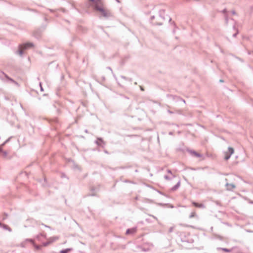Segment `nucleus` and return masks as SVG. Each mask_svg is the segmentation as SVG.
Here are the masks:
<instances>
[{
    "label": "nucleus",
    "instance_id": "nucleus-1",
    "mask_svg": "<svg viewBox=\"0 0 253 253\" xmlns=\"http://www.w3.org/2000/svg\"><path fill=\"white\" fill-rule=\"evenodd\" d=\"M95 9L99 11L103 16L109 15V12L104 7L101 0H95L94 2Z\"/></svg>",
    "mask_w": 253,
    "mask_h": 253
},
{
    "label": "nucleus",
    "instance_id": "nucleus-12",
    "mask_svg": "<svg viewBox=\"0 0 253 253\" xmlns=\"http://www.w3.org/2000/svg\"><path fill=\"white\" fill-rule=\"evenodd\" d=\"M194 213H193L191 216L190 217H193L194 216Z\"/></svg>",
    "mask_w": 253,
    "mask_h": 253
},
{
    "label": "nucleus",
    "instance_id": "nucleus-10",
    "mask_svg": "<svg viewBox=\"0 0 253 253\" xmlns=\"http://www.w3.org/2000/svg\"><path fill=\"white\" fill-rule=\"evenodd\" d=\"M221 250L222 251H223L224 252H227V253H229V252H230L231 251V250L225 249V248H222Z\"/></svg>",
    "mask_w": 253,
    "mask_h": 253
},
{
    "label": "nucleus",
    "instance_id": "nucleus-13",
    "mask_svg": "<svg viewBox=\"0 0 253 253\" xmlns=\"http://www.w3.org/2000/svg\"><path fill=\"white\" fill-rule=\"evenodd\" d=\"M89 0L90 1L94 2L95 0Z\"/></svg>",
    "mask_w": 253,
    "mask_h": 253
},
{
    "label": "nucleus",
    "instance_id": "nucleus-4",
    "mask_svg": "<svg viewBox=\"0 0 253 253\" xmlns=\"http://www.w3.org/2000/svg\"><path fill=\"white\" fill-rule=\"evenodd\" d=\"M136 232L135 228H131L128 229L126 232V234H133Z\"/></svg>",
    "mask_w": 253,
    "mask_h": 253
},
{
    "label": "nucleus",
    "instance_id": "nucleus-8",
    "mask_svg": "<svg viewBox=\"0 0 253 253\" xmlns=\"http://www.w3.org/2000/svg\"><path fill=\"white\" fill-rule=\"evenodd\" d=\"M230 156H231V155L229 154V153H228V152H226L225 153V159L226 160H228L230 158Z\"/></svg>",
    "mask_w": 253,
    "mask_h": 253
},
{
    "label": "nucleus",
    "instance_id": "nucleus-3",
    "mask_svg": "<svg viewBox=\"0 0 253 253\" xmlns=\"http://www.w3.org/2000/svg\"><path fill=\"white\" fill-rule=\"evenodd\" d=\"M189 153L192 156L196 157L201 158L202 156L200 153L195 151H190Z\"/></svg>",
    "mask_w": 253,
    "mask_h": 253
},
{
    "label": "nucleus",
    "instance_id": "nucleus-11",
    "mask_svg": "<svg viewBox=\"0 0 253 253\" xmlns=\"http://www.w3.org/2000/svg\"><path fill=\"white\" fill-rule=\"evenodd\" d=\"M0 152H1V153H2V155L3 156H6V155H7V153L6 152H4V151H2L1 149L0 148Z\"/></svg>",
    "mask_w": 253,
    "mask_h": 253
},
{
    "label": "nucleus",
    "instance_id": "nucleus-5",
    "mask_svg": "<svg viewBox=\"0 0 253 253\" xmlns=\"http://www.w3.org/2000/svg\"><path fill=\"white\" fill-rule=\"evenodd\" d=\"M192 204L193 206H194L195 207H197V208H204V205L202 204H199V203H196V202H193L192 203Z\"/></svg>",
    "mask_w": 253,
    "mask_h": 253
},
{
    "label": "nucleus",
    "instance_id": "nucleus-9",
    "mask_svg": "<svg viewBox=\"0 0 253 253\" xmlns=\"http://www.w3.org/2000/svg\"><path fill=\"white\" fill-rule=\"evenodd\" d=\"M180 182H178L177 183V184L172 188V190H175L180 186Z\"/></svg>",
    "mask_w": 253,
    "mask_h": 253
},
{
    "label": "nucleus",
    "instance_id": "nucleus-2",
    "mask_svg": "<svg viewBox=\"0 0 253 253\" xmlns=\"http://www.w3.org/2000/svg\"><path fill=\"white\" fill-rule=\"evenodd\" d=\"M33 46H34L33 44L31 42H28V43L20 45L19 47V54L20 55H22L24 50L27 49L28 48H32Z\"/></svg>",
    "mask_w": 253,
    "mask_h": 253
},
{
    "label": "nucleus",
    "instance_id": "nucleus-6",
    "mask_svg": "<svg viewBox=\"0 0 253 253\" xmlns=\"http://www.w3.org/2000/svg\"><path fill=\"white\" fill-rule=\"evenodd\" d=\"M72 250V248L66 249L60 251V253H68Z\"/></svg>",
    "mask_w": 253,
    "mask_h": 253
},
{
    "label": "nucleus",
    "instance_id": "nucleus-7",
    "mask_svg": "<svg viewBox=\"0 0 253 253\" xmlns=\"http://www.w3.org/2000/svg\"><path fill=\"white\" fill-rule=\"evenodd\" d=\"M228 152H228V153H229V154H230L231 155L232 154H233L234 153V150L232 147H229L228 148Z\"/></svg>",
    "mask_w": 253,
    "mask_h": 253
}]
</instances>
